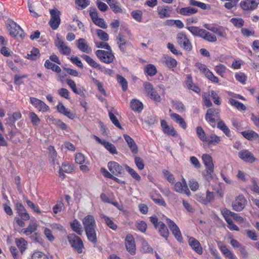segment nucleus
Segmentation results:
<instances>
[{
  "label": "nucleus",
  "instance_id": "nucleus-26",
  "mask_svg": "<svg viewBox=\"0 0 259 259\" xmlns=\"http://www.w3.org/2000/svg\"><path fill=\"white\" fill-rule=\"evenodd\" d=\"M37 228V225L34 221H31L28 226L22 230V232L26 235H29L34 232Z\"/></svg>",
  "mask_w": 259,
  "mask_h": 259
},
{
  "label": "nucleus",
  "instance_id": "nucleus-59",
  "mask_svg": "<svg viewBox=\"0 0 259 259\" xmlns=\"http://www.w3.org/2000/svg\"><path fill=\"white\" fill-rule=\"evenodd\" d=\"M90 0H76L75 4L78 7V9H83L90 5Z\"/></svg>",
  "mask_w": 259,
  "mask_h": 259
},
{
  "label": "nucleus",
  "instance_id": "nucleus-35",
  "mask_svg": "<svg viewBox=\"0 0 259 259\" xmlns=\"http://www.w3.org/2000/svg\"><path fill=\"white\" fill-rule=\"evenodd\" d=\"M81 57L88 64L94 68L98 69L99 67L100 64L93 59L90 56L83 54L81 56Z\"/></svg>",
  "mask_w": 259,
  "mask_h": 259
},
{
  "label": "nucleus",
  "instance_id": "nucleus-48",
  "mask_svg": "<svg viewBox=\"0 0 259 259\" xmlns=\"http://www.w3.org/2000/svg\"><path fill=\"white\" fill-rule=\"evenodd\" d=\"M40 56L39 51L37 48H33L30 54H27L28 59L35 60Z\"/></svg>",
  "mask_w": 259,
  "mask_h": 259
},
{
  "label": "nucleus",
  "instance_id": "nucleus-14",
  "mask_svg": "<svg viewBox=\"0 0 259 259\" xmlns=\"http://www.w3.org/2000/svg\"><path fill=\"white\" fill-rule=\"evenodd\" d=\"M202 159L204 164L206 167V172L211 177L214 167L212 157L209 154H204L202 155Z\"/></svg>",
  "mask_w": 259,
  "mask_h": 259
},
{
  "label": "nucleus",
  "instance_id": "nucleus-12",
  "mask_svg": "<svg viewBox=\"0 0 259 259\" xmlns=\"http://www.w3.org/2000/svg\"><path fill=\"white\" fill-rule=\"evenodd\" d=\"M174 190L178 193L185 194L189 196L191 192L189 191L186 182L184 178L182 179V182H178L175 183Z\"/></svg>",
  "mask_w": 259,
  "mask_h": 259
},
{
  "label": "nucleus",
  "instance_id": "nucleus-27",
  "mask_svg": "<svg viewBox=\"0 0 259 259\" xmlns=\"http://www.w3.org/2000/svg\"><path fill=\"white\" fill-rule=\"evenodd\" d=\"M157 229H158L160 235L167 239L169 236V231L165 224L162 222L160 221Z\"/></svg>",
  "mask_w": 259,
  "mask_h": 259
},
{
  "label": "nucleus",
  "instance_id": "nucleus-52",
  "mask_svg": "<svg viewBox=\"0 0 259 259\" xmlns=\"http://www.w3.org/2000/svg\"><path fill=\"white\" fill-rule=\"evenodd\" d=\"M126 170L132 176V177L137 181H140L141 179L140 176L133 168L130 167L127 165H124Z\"/></svg>",
  "mask_w": 259,
  "mask_h": 259
},
{
  "label": "nucleus",
  "instance_id": "nucleus-43",
  "mask_svg": "<svg viewBox=\"0 0 259 259\" xmlns=\"http://www.w3.org/2000/svg\"><path fill=\"white\" fill-rule=\"evenodd\" d=\"M66 82H67V84L71 89L72 91L75 94H77V95H81L82 93V91L81 90V89H77L76 84L73 80H72L71 79H67L66 80Z\"/></svg>",
  "mask_w": 259,
  "mask_h": 259
},
{
  "label": "nucleus",
  "instance_id": "nucleus-39",
  "mask_svg": "<svg viewBox=\"0 0 259 259\" xmlns=\"http://www.w3.org/2000/svg\"><path fill=\"white\" fill-rule=\"evenodd\" d=\"M229 102L231 105L234 106L239 110L244 111L246 109V106L243 104L233 98H230Z\"/></svg>",
  "mask_w": 259,
  "mask_h": 259
},
{
  "label": "nucleus",
  "instance_id": "nucleus-53",
  "mask_svg": "<svg viewBox=\"0 0 259 259\" xmlns=\"http://www.w3.org/2000/svg\"><path fill=\"white\" fill-rule=\"evenodd\" d=\"M196 131L200 140L203 142H206L207 137L202 128L201 126H198L196 127Z\"/></svg>",
  "mask_w": 259,
  "mask_h": 259
},
{
  "label": "nucleus",
  "instance_id": "nucleus-61",
  "mask_svg": "<svg viewBox=\"0 0 259 259\" xmlns=\"http://www.w3.org/2000/svg\"><path fill=\"white\" fill-rule=\"evenodd\" d=\"M189 3L190 5L193 6H197L203 10H206L207 9V6L205 4L197 2L195 0H189Z\"/></svg>",
  "mask_w": 259,
  "mask_h": 259
},
{
  "label": "nucleus",
  "instance_id": "nucleus-41",
  "mask_svg": "<svg viewBox=\"0 0 259 259\" xmlns=\"http://www.w3.org/2000/svg\"><path fill=\"white\" fill-rule=\"evenodd\" d=\"M66 82H67V84L71 89L72 91L75 94H77V95H81L82 93V91L81 90V89H77L76 84L73 80H72L71 79H67L66 80Z\"/></svg>",
  "mask_w": 259,
  "mask_h": 259
},
{
  "label": "nucleus",
  "instance_id": "nucleus-33",
  "mask_svg": "<svg viewBox=\"0 0 259 259\" xmlns=\"http://www.w3.org/2000/svg\"><path fill=\"white\" fill-rule=\"evenodd\" d=\"M131 107L135 111L140 112L143 109L142 103L137 99H133L131 102Z\"/></svg>",
  "mask_w": 259,
  "mask_h": 259
},
{
  "label": "nucleus",
  "instance_id": "nucleus-51",
  "mask_svg": "<svg viewBox=\"0 0 259 259\" xmlns=\"http://www.w3.org/2000/svg\"><path fill=\"white\" fill-rule=\"evenodd\" d=\"M131 15L133 18L139 22H141L142 21L143 13L141 10H137L133 11L131 12Z\"/></svg>",
  "mask_w": 259,
  "mask_h": 259
},
{
  "label": "nucleus",
  "instance_id": "nucleus-11",
  "mask_svg": "<svg viewBox=\"0 0 259 259\" xmlns=\"http://www.w3.org/2000/svg\"><path fill=\"white\" fill-rule=\"evenodd\" d=\"M247 201L243 195H239L232 203L234 210L237 211H241L246 204Z\"/></svg>",
  "mask_w": 259,
  "mask_h": 259
},
{
  "label": "nucleus",
  "instance_id": "nucleus-1",
  "mask_svg": "<svg viewBox=\"0 0 259 259\" xmlns=\"http://www.w3.org/2000/svg\"><path fill=\"white\" fill-rule=\"evenodd\" d=\"M95 55L101 62L106 64L112 63L115 59L111 49L107 51L98 50L95 52Z\"/></svg>",
  "mask_w": 259,
  "mask_h": 259
},
{
  "label": "nucleus",
  "instance_id": "nucleus-15",
  "mask_svg": "<svg viewBox=\"0 0 259 259\" xmlns=\"http://www.w3.org/2000/svg\"><path fill=\"white\" fill-rule=\"evenodd\" d=\"M31 104L39 111L47 112L49 110V107L41 100L33 97L30 98Z\"/></svg>",
  "mask_w": 259,
  "mask_h": 259
},
{
  "label": "nucleus",
  "instance_id": "nucleus-22",
  "mask_svg": "<svg viewBox=\"0 0 259 259\" xmlns=\"http://www.w3.org/2000/svg\"><path fill=\"white\" fill-rule=\"evenodd\" d=\"M171 118L177 122L183 129L187 128V125L184 119L179 114L177 113H171L170 114Z\"/></svg>",
  "mask_w": 259,
  "mask_h": 259
},
{
  "label": "nucleus",
  "instance_id": "nucleus-50",
  "mask_svg": "<svg viewBox=\"0 0 259 259\" xmlns=\"http://www.w3.org/2000/svg\"><path fill=\"white\" fill-rule=\"evenodd\" d=\"M97 35L100 39L103 41H107L109 40L108 34L102 29H97Z\"/></svg>",
  "mask_w": 259,
  "mask_h": 259
},
{
  "label": "nucleus",
  "instance_id": "nucleus-38",
  "mask_svg": "<svg viewBox=\"0 0 259 259\" xmlns=\"http://www.w3.org/2000/svg\"><path fill=\"white\" fill-rule=\"evenodd\" d=\"M204 27L205 28L213 32L214 33H216L217 34H218L219 36H220L221 37H222L224 38H225L226 37L227 35H226V32L222 30V29H221L219 28H217L216 27H210L208 26V24H205L204 25Z\"/></svg>",
  "mask_w": 259,
  "mask_h": 259
},
{
  "label": "nucleus",
  "instance_id": "nucleus-45",
  "mask_svg": "<svg viewBox=\"0 0 259 259\" xmlns=\"http://www.w3.org/2000/svg\"><path fill=\"white\" fill-rule=\"evenodd\" d=\"M104 147L111 154H117V151L116 147L112 143L105 141L103 145Z\"/></svg>",
  "mask_w": 259,
  "mask_h": 259
},
{
  "label": "nucleus",
  "instance_id": "nucleus-13",
  "mask_svg": "<svg viewBox=\"0 0 259 259\" xmlns=\"http://www.w3.org/2000/svg\"><path fill=\"white\" fill-rule=\"evenodd\" d=\"M125 245L127 251L132 255L136 253V244L135 241L133 236L128 234L126 235L125 239Z\"/></svg>",
  "mask_w": 259,
  "mask_h": 259
},
{
  "label": "nucleus",
  "instance_id": "nucleus-20",
  "mask_svg": "<svg viewBox=\"0 0 259 259\" xmlns=\"http://www.w3.org/2000/svg\"><path fill=\"white\" fill-rule=\"evenodd\" d=\"M185 83L188 89L191 90L198 94L200 92V89L199 87H198L193 82L191 75L187 74L186 75V80L185 81Z\"/></svg>",
  "mask_w": 259,
  "mask_h": 259
},
{
  "label": "nucleus",
  "instance_id": "nucleus-28",
  "mask_svg": "<svg viewBox=\"0 0 259 259\" xmlns=\"http://www.w3.org/2000/svg\"><path fill=\"white\" fill-rule=\"evenodd\" d=\"M241 135L246 139L252 141L257 139L258 135L253 131L248 130L242 132Z\"/></svg>",
  "mask_w": 259,
  "mask_h": 259
},
{
  "label": "nucleus",
  "instance_id": "nucleus-64",
  "mask_svg": "<svg viewBox=\"0 0 259 259\" xmlns=\"http://www.w3.org/2000/svg\"><path fill=\"white\" fill-rule=\"evenodd\" d=\"M32 259H49L48 256L42 252H34L31 256Z\"/></svg>",
  "mask_w": 259,
  "mask_h": 259
},
{
  "label": "nucleus",
  "instance_id": "nucleus-46",
  "mask_svg": "<svg viewBox=\"0 0 259 259\" xmlns=\"http://www.w3.org/2000/svg\"><path fill=\"white\" fill-rule=\"evenodd\" d=\"M15 242L17 247L20 249L21 253H23L26 249L27 243L25 240L23 238H21L20 239H16Z\"/></svg>",
  "mask_w": 259,
  "mask_h": 259
},
{
  "label": "nucleus",
  "instance_id": "nucleus-62",
  "mask_svg": "<svg viewBox=\"0 0 259 259\" xmlns=\"http://www.w3.org/2000/svg\"><path fill=\"white\" fill-rule=\"evenodd\" d=\"M163 175L164 177L166 179V180L171 184H174L175 182V179L174 178V175L170 173L169 171L164 170L163 171Z\"/></svg>",
  "mask_w": 259,
  "mask_h": 259
},
{
  "label": "nucleus",
  "instance_id": "nucleus-19",
  "mask_svg": "<svg viewBox=\"0 0 259 259\" xmlns=\"http://www.w3.org/2000/svg\"><path fill=\"white\" fill-rule=\"evenodd\" d=\"M123 137L132 153L137 154L138 152V148L134 140L126 134L123 135Z\"/></svg>",
  "mask_w": 259,
  "mask_h": 259
},
{
  "label": "nucleus",
  "instance_id": "nucleus-8",
  "mask_svg": "<svg viewBox=\"0 0 259 259\" xmlns=\"http://www.w3.org/2000/svg\"><path fill=\"white\" fill-rule=\"evenodd\" d=\"M55 45L61 54L66 56L70 54L71 48L67 46L65 41L58 36L55 41Z\"/></svg>",
  "mask_w": 259,
  "mask_h": 259
},
{
  "label": "nucleus",
  "instance_id": "nucleus-57",
  "mask_svg": "<svg viewBox=\"0 0 259 259\" xmlns=\"http://www.w3.org/2000/svg\"><path fill=\"white\" fill-rule=\"evenodd\" d=\"M117 79L118 82L122 86V89L123 91H125L127 89V82L125 78L123 76L117 75Z\"/></svg>",
  "mask_w": 259,
  "mask_h": 259
},
{
  "label": "nucleus",
  "instance_id": "nucleus-18",
  "mask_svg": "<svg viewBox=\"0 0 259 259\" xmlns=\"http://www.w3.org/2000/svg\"><path fill=\"white\" fill-rule=\"evenodd\" d=\"M188 243L191 248L198 254H202L203 249L200 242L195 238L191 237L189 238Z\"/></svg>",
  "mask_w": 259,
  "mask_h": 259
},
{
  "label": "nucleus",
  "instance_id": "nucleus-16",
  "mask_svg": "<svg viewBox=\"0 0 259 259\" xmlns=\"http://www.w3.org/2000/svg\"><path fill=\"white\" fill-rule=\"evenodd\" d=\"M238 156L243 161L252 163L256 160L253 154L247 150H242L238 153Z\"/></svg>",
  "mask_w": 259,
  "mask_h": 259
},
{
  "label": "nucleus",
  "instance_id": "nucleus-3",
  "mask_svg": "<svg viewBox=\"0 0 259 259\" xmlns=\"http://www.w3.org/2000/svg\"><path fill=\"white\" fill-rule=\"evenodd\" d=\"M51 19L49 21V25L53 30H56L59 26L61 23V12L55 8L50 10Z\"/></svg>",
  "mask_w": 259,
  "mask_h": 259
},
{
  "label": "nucleus",
  "instance_id": "nucleus-49",
  "mask_svg": "<svg viewBox=\"0 0 259 259\" xmlns=\"http://www.w3.org/2000/svg\"><path fill=\"white\" fill-rule=\"evenodd\" d=\"M28 77L27 74H23L19 75L15 74L14 78V83L17 85H20L24 83L23 79Z\"/></svg>",
  "mask_w": 259,
  "mask_h": 259
},
{
  "label": "nucleus",
  "instance_id": "nucleus-37",
  "mask_svg": "<svg viewBox=\"0 0 259 259\" xmlns=\"http://www.w3.org/2000/svg\"><path fill=\"white\" fill-rule=\"evenodd\" d=\"M44 65L46 68L51 69L57 73H60L61 71V69L59 66L53 63L49 60L46 61Z\"/></svg>",
  "mask_w": 259,
  "mask_h": 259
},
{
  "label": "nucleus",
  "instance_id": "nucleus-55",
  "mask_svg": "<svg viewBox=\"0 0 259 259\" xmlns=\"http://www.w3.org/2000/svg\"><path fill=\"white\" fill-rule=\"evenodd\" d=\"M168 6H165L163 8L158 9V13L160 18H164L170 16L168 13Z\"/></svg>",
  "mask_w": 259,
  "mask_h": 259
},
{
  "label": "nucleus",
  "instance_id": "nucleus-32",
  "mask_svg": "<svg viewBox=\"0 0 259 259\" xmlns=\"http://www.w3.org/2000/svg\"><path fill=\"white\" fill-rule=\"evenodd\" d=\"M221 141L220 137L214 134H211L207 137L206 142H207L209 146H215Z\"/></svg>",
  "mask_w": 259,
  "mask_h": 259
},
{
  "label": "nucleus",
  "instance_id": "nucleus-30",
  "mask_svg": "<svg viewBox=\"0 0 259 259\" xmlns=\"http://www.w3.org/2000/svg\"><path fill=\"white\" fill-rule=\"evenodd\" d=\"M116 41L120 50L123 53L125 52V45L126 41L124 36L119 34L116 37Z\"/></svg>",
  "mask_w": 259,
  "mask_h": 259
},
{
  "label": "nucleus",
  "instance_id": "nucleus-9",
  "mask_svg": "<svg viewBox=\"0 0 259 259\" xmlns=\"http://www.w3.org/2000/svg\"><path fill=\"white\" fill-rule=\"evenodd\" d=\"M259 5V0H243L240 3V6L244 11H252Z\"/></svg>",
  "mask_w": 259,
  "mask_h": 259
},
{
  "label": "nucleus",
  "instance_id": "nucleus-40",
  "mask_svg": "<svg viewBox=\"0 0 259 259\" xmlns=\"http://www.w3.org/2000/svg\"><path fill=\"white\" fill-rule=\"evenodd\" d=\"M186 28L195 36H201L203 29L196 26H187Z\"/></svg>",
  "mask_w": 259,
  "mask_h": 259
},
{
  "label": "nucleus",
  "instance_id": "nucleus-34",
  "mask_svg": "<svg viewBox=\"0 0 259 259\" xmlns=\"http://www.w3.org/2000/svg\"><path fill=\"white\" fill-rule=\"evenodd\" d=\"M100 216L101 218L104 220L106 224L108 226V227H109L113 230H116L117 229V225L115 223H114L113 220H111L110 218L108 217L107 216L103 214H101Z\"/></svg>",
  "mask_w": 259,
  "mask_h": 259
},
{
  "label": "nucleus",
  "instance_id": "nucleus-36",
  "mask_svg": "<svg viewBox=\"0 0 259 259\" xmlns=\"http://www.w3.org/2000/svg\"><path fill=\"white\" fill-rule=\"evenodd\" d=\"M217 127L222 131L228 137H230L231 136L230 130L223 120H220L218 121L217 123Z\"/></svg>",
  "mask_w": 259,
  "mask_h": 259
},
{
  "label": "nucleus",
  "instance_id": "nucleus-2",
  "mask_svg": "<svg viewBox=\"0 0 259 259\" xmlns=\"http://www.w3.org/2000/svg\"><path fill=\"white\" fill-rule=\"evenodd\" d=\"M68 240L71 246L78 253L82 252L83 244L80 237L75 235L74 234H70L67 237Z\"/></svg>",
  "mask_w": 259,
  "mask_h": 259
},
{
  "label": "nucleus",
  "instance_id": "nucleus-7",
  "mask_svg": "<svg viewBox=\"0 0 259 259\" xmlns=\"http://www.w3.org/2000/svg\"><path fill=\"white\" fill-rule=\"evenodd\" d=\"M9 32L11 36L14 38L20 37L22 38L24 36V32L22 28L15 22L11 21L9 24Z\"/></svg>",
  "mask_w": 259,
  "mask_h": 259
},
{
  "label": "nucleus",
  "instance_id": "nucleus-4",
  "mask_svg": "<svg viewBox=\"0 0 259 259\" xmlns=\"http://www.w3.org/2000/svg\"><path fill=\"white\" fill-rule=\"evenodd\" d=\"M177 40L178 44L184 50L190 51L192 49V44L184 33H178L177 35Z\"/></svg>",
  "mask_w": 259,
  "mask_h": 259
},
{
  "label": "nucleus",
  "instance_id": "nucleus-23",
  "mask_svg": "<svg viewBox=\"0 0 259 259\" xmlns=\"http://www.w3.org/2000/svg\"><path fill=\"white\" fill-rule=\"evenodd\" d=\"M180 14L183 16H190L196 14L198 12V9L195 8L187 7L182 8L177 11Z\"/></svg>",
  "mask_w": 259,
  "mask_h": 259
},
{
  "label": "nucleus",
  "instance_id": "nucleus-44",
  "mask_svg": "<svg viewBox=\"0 0 259 259\" xmlns=\"http://www.w3.org/2000/svg\"><path fill=\"white\" fill-rule=\"evenodd\" d=\"M164 62L169 68L175 67L177 65V62L175 59L167 56L164 57Z\"/></svg>",
  "mask_w": 259,
  "mask_h": 259
},
{
  "label": "nucleus",
  "instance_id": "nucleus-10",
  "mask_svg": "<svg viewBox=\"0 0 259 259\" xmlns=\"http://www.w3.org/2000/svg\"><path fill=\"white\" fill-rule=\"evenodd\" d=\"M107 166L109 171L113 176L121 177L124 173L122 166L115 161H109Z\"/></svg>",
  "mask_w": 259,
  "mask_h": 259
},
{
  "label": "nucleus",
  "instance_id": "nucleus-21",
  "mask_svg": "<svg viewBox=\"0 0 259 259\" xmlns=\"http://www.w3.org/2000/svg\"><path fill=\"white\" fill-rule=\"evenodd\" d=\"M77 47L81 52L89 53L91 49L87 44V42L84 38H79L77 41Z\"/></svg>",
  "mask_w": 259,
  "mask_h": 259
},
{
  "label": "nucleus",
  "instance_id": "nucleus-60",
  "mask_svg": "<svg viewBox=\"0 0 259 259\" xmlns=\"http://www.w3.org/2000/svg\"><path fill=\"white\" fill-rule=\"evenodd\" d=\"M171 103L172 104L175 108L179 112H182L184 111L185 106L181 102L172 101Z\"/></svg>",
  "mask_w": 259,
  "mask_h": 259
},
{
  "label": "nucleus",
  "instance_id": "nucleus-56",
  "mask_svg": "<svg viewBox=\"0 0 259 259\" xmlns=\"http://www.w3.org/2000/svg\"><path fill=\"white\" fill-rule=\"evenodd\" d=\"M145 71L150 76H153L157 73V69L153 64H148L145 68Z\"/></svg>",
  "mask_w": 259,
  "mask_h": 259
},
{
  "label": "nucleus",
  "instance_id": "nucleus-54",
  "mask_svg": "<svg viewBox=\"0 0 259 259\" xmlns=\"http://www.w3.org/2000/svg\"><path fill=\"white\" fill-rule=\"evenodd\" d=\"M230 22L237 28L242 27L244 24V21L243 19L241 18H232L230 20Z\"/></svg>",
  "mask_w": 259,
  "mask_h": 259
},
{
  "label": "nucleus",
  "instance_id": "nucleus-29",
  "mask_svg": "<svg viewBox=\"0 0 259 259\" xmlns=\"http://www.w3.org/2000/svg\"><path fill=\"white\" fill-rule=\"evenodd\" d=\"M203 32H202V34L200 37L202 38L203 39L207 41L211 42H213L217 41V38L214 35L211 34V33L206 31L205 29H203Z\"/></svg>",
  "mask_w": 259,
  "mask_h": 259
},
{
  "label": "nucleus",
  "instance_id": "nucleus-63",
  "mask_svg": "<svg viewBox=\"0 0 259 259\" xmlns=\"http://www.w3.org/2000/svg\"><path fill=\"white\" fill-rule=\"evenodd\" d=\"M95 46L97 48L105 49L107 50H111V48L109 44L105 41H95Z\"/></svg>",
  "mask_w": 259,
  "mask_h": 259
},
{
  "label": "nucleus",
  "instance_id": "nucleus-6",
  "mask_svg": "<svg viewBox=\"0 0 259 259\" xmlns=\"http://www.w3.org/2000/svg\"><path fill=\"white\" fill-rule=\"evenodd\" d=\"M219 117V110L214 108H211L207 110L205 119L211 126L214 127L216 124L215 119Z\"/></svg>",
  "mask_w": 259,
  "mask_h": 259
},
{
  "label": "nucleus",
  "instance_id": "nucleus-31",
  "mask_svg": "<svg viewBox=\"0 0 259 259\" xmlns=\"http://www.w3.org/2000/svg\"><path fill=\"white\" fill-rule=\"evenodd\" d=\"M70 227L78 235H81L82 234L83 232L82 228L80 223L77 220H74L70 223Z\"/></svg>",
  "mask_w": 259,
  "mask_h": 259
},
{
  "label": "nucleus",
  "instance_id": "nucleus-24",
  "mask_svg": "<svg viewBox=\"0 0 259 259\" xmlns=\"http://www.w3.org/2000/svg\"><path fill=\"white\" fill-rule=\"evenodd\" d=\"M84 230L89 241L94 244H96L97 242V237L95 229H90Z\"/></svg>",
  "mask_w": 259,
  "mask_h": 259
},
{
  "label": "nucleus",
  "instance_id": "nucleus-17",
  "mask_svg": "<svg viewBox=\"0 0 259 259\" xmlns=\"http://www.w3.org/2000/svg\"><path fill=\"white\" fill-rule=\"evenodd\" d=\"M82 224L84 230L90 229H96V224L94 217L92 215H88L82 220Z\"/></svg>",
  "mask_w": 259,
  "mask_h": 259
},
{
  "label": "nucleus",
  "instance_id": "nucleus-5",
  "mask_svg": "<svg viewBox=\"0 0 259 259\" xmlns=\"http://www.w3.org/2000/svg\"><path fill=\"white\" fill-rule=\"evenodd\" d=\"M144 87L148 97L156 102H159L160 101L161 97L160 95H158L151 83L145 82L144 83Z\"/></svg>",
  "mask_w": 259,
  "mask_h": 259
},
{
  "label": "nucleus",
  "instance_id": "nucleus-25",
  "mask_svg": "<svg viewBox=\"0 0 259 259\" xmlns=\"http://www.w3.org/2000/svg\"><path fill=\"white\" fill-rule=\"evenodd\" d=\"M108 4L110 6L111 9L115 13H122L123 11L121 7V5L119 2H117V0H112L111 1L108 3Z\"/></svg>",
  "mask_w": 259,
  "mask_h": 259
},
{
  "label": "nucleus",
  "instance_id": "nucleus-47",
  "mask_svg": "<svg viewBox=\"0 0 259 259\" xmlns=\"http://www.w3.org/2000/svg\"><path fill=\"white\" fill-rule=\"evenodd\" d=\"M29 117L31 122L34 126H38L40 123V120L38 116L33 112H30L29 114Z\"/></svg>",
  "mask_w": 259,
  "mask_h": 259
},
{
  "label": "nucleus",
  "instance_id": "nucleus-42",
  "mask_svg": "<svg viewBox=\"0 0 259 259\" xmlns=\"http://www.w3.org/2000/svg\"><path fill=\"white\" fill-rule=\"evenodd\" d=\"M66 82H67V84L71 89L72 91L75 94H77V95H81L82 93V91L81 90V89H77L76 84L73 80H72L71 79H67L66 80Z\"/></svg>",
  "mask_w": 259,
  "mask_h": 259
},
{
  "label": "nucleus",
  "instance_id": "nucleus-58",
  "mask_svg": "<svg viewBox=\"0 0 259 259\" xmlns=\"http://www.w3.org/2000/svg\"><path fill=\"white\" fill-rule=\"evenodd\" d=\"M109 116L110 119L115 126L120 129H122V127L120 124V122H119L115 115L111 111L109 112Z\"/></svg>",
  "mask_w": 259,
  "mask_h": 259
}]
</instances>
